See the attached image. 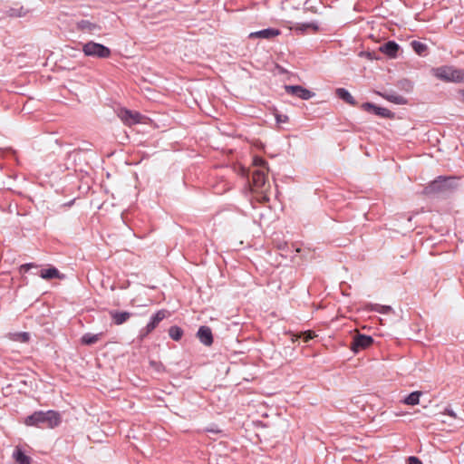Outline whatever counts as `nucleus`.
<instances>
[{"label": "nucleus", "mask_w": 464, "mask_h": 464, "mask_svg": "<svg viewBox=\"0 0 464 464\" xmlns=\"http://www.w3.org/2000/svg\"><path fill=\"white\" fill-rule=\"evenodd\" d=\"M450 180L451 179L439 177L426 188V190L428 192H439L446 190L450 187Z\"/></svg>", "instance_id": "9"}, {"label": "nucleus", "mask_w": 464, "mask_h": 464, "mask_svg": "<svg viewBox=\"0 0 464 464\" xmlns=\"http://www.w3.org/2000/svg\"><path fill=\"white\" fill-rule=\"evenodd\" d=\"M27 426L53 429L61 423V415L55 411H35L24 420Z\"/></svg>", "instance_id": "1"}, {"label": "nucleus", "mask_w": 464, "mask_h": 464, "mask_svg": "<svg viewBox=\"0 0 464 464\" xmlns=\"http://www.w3.org/2000/svg\"><path fill=\"white\" fill-rule=\"evenodd\" d=\"M169 315V312L167 310H160L158 311L151 318L150 321L148 323L145 328H143L140 331V336L145 337L149 334H150L158 325L167 316Z\"/></svg>", "instance_id": "6"}, {"label": "nucleus", "mask_w": 464, "mask_h": 464, "mask_svg": "<svg viewBox=\"0 0 464 464\" xmlns=\"http://www.w3.org/2000/svg\"><path fill=\"white\" fill-rule=\"evenodd\" d=\"M17 341L26 343L29 341V334L28 333H20L17 334Z\"/></svg>", "instance_id": "27"}, {"label": "nucleus", "mask_w": 464, "mask_h": 464, "mask_svg": "<svg viewBox=\"0 0 464 464\" xmlns=\"http://www.w3.org/2000/svg\"><path fill=\"white\" fill-rule=\"evenodd\" d=\"M276 122L278 124L280 123H285L289 121V118L287 115H284V114H279V113H276Z\"/></svg>", "instance_id": "26"}, {"label": "nucleus", "mask_w": 464, "mask_h": 464, "mask_svg": "<svg viewBox=\"0 0 464 464\" xmlns=\"http://www.w3.org/2000/svg\"><path fill=\"white\" fill-rule=\"evenodd\" d=\"M444 414H448L449 416L456 419L457 418V415L456 413L451 410V409H446L445 411H444Z\"/></svg>", "instance_id": "32"}, {"label": "nucleus", "mask_w": 464, "mask_h": 464, "mask_svg": "<svg viewBox=\"0 0 464 464\" xmlns=\"http://www.w3.org/2000/svg\"><path fill=\"white\" fill-rule=\"evenodd\" d=\"M372 342V338L369 335L357 334L353 337V343L351 344V349L353 353H358L362 350L370 347Z\"/></svg>", "instance_id": "7"}, {"label": "nucleus", "mask_w": 464, "mask_h": 464, "mask_svg": "<svg viewBox=\"0 0 464 464\" xmlns=\"http://www.w3.org/2000/svg\"><path fill=\"white\" fill-rule=\"evenodd\" d=\"M40 276L43 279H46V280L53 279V278H59V279L64 278V276L61 275L60 272L58 271V269H56L55 267H49L47 269H42L40 272Z\"/></svg>", "instance_id": "16"}, {"label": "nucleus", "mask_w": 464, "mask_h": 464, "mask_svg": "<svg viewBox=\"0 0 464 464\" xmlns=\"http://www.w3.org/2000/svg\"><path fill=\"white\" fill-rule=\"evenodd\" d=\"M280 34V31L275 28H266L260 31L253 32L249 34L250 38L271 39Z\"/></svg>", "instance_id": "12"}, {"label": "nucleus", "mask_w": 464, "mask_h": 464, "mask_svg": "<svg viewBox=\"0 0 464 464\" xmlns=\"http://www.w3.org/2000/svg\"><path fill=\"white\" fill-rule=\"evenodd\" d=\"M269 185H266V174L264 169H256L252 173V183L251 188L255 192L262 194V199L265 201L268 200V197L266 195Z\"/></svg>", "instance_id": "3"}, {"label": "nucleus", "mask_w": 464, "mask_h": 464, "mask_svg": "<svg viewBox=\"0 0 464 464\" xmlns=\"http://www.w3.org/2000/svg\"><path fill=\"white\" fill-rule=\"evenodd\" d=\"M197 336L204 345L210 346L213 343L212 332L208 326H200L197 333Z\"/></svg>", "instance_id": "10"}, {"label": "nucleus", "mask_w": 464, "mask_h": 464, "mask_svg": "<svg viewBox=\"0 0 464 464\" xmlns=\"http://www.w3.org/2000/svg\"><path fill=\"white\" fill-rule=\"evenodd\" d=\"M303 338L304 342H308L309 340L313 339L315 335L313 332H304L303 333Z\"/></svg>", "instance_id": "29"}, {"label": "nucleus", "mask_w": 464, "mask_h": 464, "mask_svg": "<svg viewBox=\"0 0 464 464\" xmlns=\"http://www.w3.org/2000/svg\"><path fill=\"white\" fill-rule=\"evenodd\" d=\"M411 45L419 55L423 54L427 50V45L421 42L412 41Z\"/></svg>", "instance_id": "24"}, {"label": "nucleus", "mask_w": 464, "mask_h": 464, "mask_svg": "<svg viewBox=\"0 0 464 464\" xmlns=\"http://www.w3.org/2000/svg\"><path fill=\"white\" fill-rule=\"evenodd\" d=\"M362 107L364 111H372L374 114L383 118H390L392 116V112L388 109L378 107L371 102H365L362 105Z\"/></svg>", "instance_id": "11"}, {"label": "nucleus", "mask_w": 464, "mask_h": 464, "mask_svg": "<svg viewBox=\"0 0 464 464\" xmlns=\"http://www.w3.org/2000/svg\"><path fill=\"white\" fill-rule=\"evenodd\" d=\"M13 459L16 464H31V458L25 455L19 447L14 450Z\"/></svg>", "instance_id": "17"}, {"label": "nucleus", "mask_w": 464, "mask_h": 464, "mask_svg": "<svg viewBox=\"0 0 464 464\" xmlns=\"http://www.w3.org/2000/svg\"><path fill=\"white\" fill-rule=\"evenodd\" d=\"M434 75L442 81L445 82H464V71L459 69H455L451 66H441L436 68L434 71Z\"/></svg>", "instance_id": "2"}, {"label": "nucleus", "mask_w": 464, "mask_h": 464, "mask_svg": "<svg viewBox=\"0 0 464 464\" xmlns=\"http://www.w3.org/2000/svg\"><path fill=\"white\" fill-rule=\"evenodd\" d=\"M26 14L25 11H19L18 13H14L13 10H12V13H11V15H16V16H22V15H24Z\"/></svg>", "instance_id": "33"}, {"label": "nucleus", "mask_w": 464, "mask_h": 464, "mask_svg": "<svg viewBox=\"0 0 464 464\" xmlns=\"http://www.w3.org/2000/svg\"><path fill=\"white\" fill-rule=\"evenodd\" d=\"M82 52L86 56L95 58H108L111 55V50L102 44L88 42L82 46Z\"/></svg>", "instance_id": "4"}, {"label": "nucleus", "mask_w": 464, "mask_h": 464, "mask_svg": "<svg viewBox=\"0 0 464 464\" xmlns=\"http://www.w3.org/2000/svg\"><path fill=\"white\" fill-rule=\"evenodd\" d=\"M421 395H422L421 392H418V391L412 392L403 400V403H405L407 405H411V406L417 405L420 402V398Z\"/></svg>", "instance_id": "22"}, {"label": "nucleus", "mask_w": 464, "mask_h": 464, "mask_svg": "<svg viewBox=\"0 0 464 464\" xmlns=\"http://www.w3.org/2000/svg\"><path fill=\"white\" fill-rule=\"evenodd\" d=\"M408 464H422L419 458L411 456L408 459Z\"/></svg>", "instance_id": "30"}, {"label": "nucleus", "mask_w": 464, "mask_h": 464, "mask_svg": "<svg viewBox=\"0 0 464 464\" xmlns=\"http://www.w3.org/2000/svg\"><path fill=\"white\" fill-rule=\"evenodd\" d=\"M169 334L171 339L179 341L183 335V330L180 327L174 325L169 328Z\"/></svg>", "instance_id": "23"}, {"label": "nucleus", "mask_w": 464, "mask_h": 464, "mask_svg": "<svg viewBox=\"0 0 464 464\" xmlns=\"http://www.w3.org/2000/svg\"><path fill=\"white\" fill-rule=\"evenodd\" d=\"M285 92L288 94L296 96L302 100H309L314 96V93L300 85H285Z\"/></svg>", "instance_id": "8"}, {"label": "nucleus", "mask_w": 464, "mask_h": 464, "mask_svg": "<svg viewBox=\"0 0 464 464\" xmlns=\"http://www.w3.org/2000/svg\"><path fill=\"white\" fill-rule=\"evenodd\" d=\"M266 164V162L260 157H255L253 160V165L255 167H259V168L265 169Z\"/></svg>", "instance_id": "25"}, {"label": "nucleus", "mask_w": 464, "mask_h": 464, "mask_svg": "<svg viewBox=\"0 0 464 464\" xmlns=\"http://www.w3.org/2000/svg\"><path fill=\"white\" fill-rule=\"evenodd\" d=\"M379 95H381L385 100L393 102L395 104H406L407 99L400 94H397L395 92H378Z\"/></svg>", "instance_id": "15"}, {"label": "nucleus", "mask_w": 464, "mask_h": 464, "mask_svg": "<svg viewBox=\"0 0 464 464\" xmlns=\"http://www.w3.org/2000/svg\"><path fill=\"white\" fill-rule=\"evenodd\" d=\"M461 97H462V100L464 101V91L461 92Z\"/></svg>", "instance_id": "34"}, {"label": "nucleus", "mask_w": 464, "mask_h": 464, "mask_svg": "<svg viewBox=\"0 0 464 464\" xmlns=\"http://www.w3.org/2000/svg\"><path fill=\"white\" fill-rule=\"evenodd\" d=\"M398 49L399 45L392 41L386 43L381 47V51L391 57H394L396 55Z\"/></svg>", "instance_id": "20"}, {"label": "nucleus", "mask_w": 464, "mask_h": 464, "mask_svg": "<svg viewBox=\"0 0 464 464\" xmlns=\"http://www.w3.org/2000/svg\"><path fill=\"white\" fill-rule=\"evenodd\" d=\"M118 116L127 125L141 123L145 119V117L142 116L140 112L127 109H121L118 111Z\"/></svg>", "instance_id": "5"}, {"label": "nucleus", "mask_w": 464, "mask_h": 464, "mask_svg": "<svg viewBox=\"0 0 464 464\" xmlns=\"http://www.w3.org/2000/svg\"><path fill=\"white\" fill-rule=\"evenodd\" d=\"M102 333H99V334H95L87 333L82 336L81 342L82 344L91 345V344H93V343H96L97 342H99L102 339Z\"/></svg>", "instance_id": "19"}, {"label": "nucleus", "mask_w": 464, "mask_h": 464, "mask_svg": "<svg viewBox=\"0 0 464 464\" xmlns=\"http://www.w3.org/2000/svg\"><path fill=\"white\" fill-rule=\"evenodd\" d=\"M33 266H34L33 264H24V265L21 266L20 269H21V271L27 272Z\"/></svg>", "instance_id": "31"}, {"label": "nucleus", "mask_w": 464, "mask_h": 464, "mask_svg": "<svg viewBox=\"0 0 464 464\" xmlns=\"http://www.w3.org/2000/svg\"><path fill=\"white\" fill-rule=\"evenodd\" d=\"M110 315H111L113 323L116 325H121L130 319V317L131 316V314L129 312H125V311L121 312V311L112 310V311H110Z\"/></svg>", "instance_id": "13"}, {"label": "nucleus", "mask_w": 464, "mask_h": 464, "mask_svg": "<svg viewBox=\"0 0 464 464\" xmlns=\"http://www.w3.org/2000/svg\"><path fill=\"white\" fill-rule=\"evenodd\" d=\"M335 93H336L338 98L342 99L346 103H348L350 105H355L356 104V102H355L354 98L353 97V95L346 89H344V88H338V89H336Z\"/></svg>", "instance_id": "18"}, {"label": "nucleus", "mask_w": 464, "mask_h": 464, "mask_svg": "<svg viewBox=\"0 0 464 464\" xmlns=\"http://www.w3.org/2000/svg\"><path fill=\"white\" fill-rule=\"evenodd\" d=\"M77 28L84 32H94L100 29V27L88 20H81L77 23Z\"/></svg>", "instance_id": "21"}, {"label": "nucleus", "mask_w": 464, "mask_h": 464, "mask_svg": "<svg viewBox=\"0 0 464 464\" xmlns=\"http://www.w3.org/2000/svg\"><path fill=\"white\" fill-rule=\"evenodd\" d=\"M291 30H295L301 34L305 33L308 30H312L313 32H317L319 30V26L316 23H297L290 27Z\"/></svg>", "instance_id": "14"}, {"label": "nucleus", "mask_w": 464, "mask_h": 464, "mask_svg": "<svg viewBox=\"0 0 464 464\" xmlns=\"http://www.w3.org/2000/svg\"><path fill=\"white\" fill-rule=\"evenodd\" d=\"M376 311L379 312V313H382V314H388L389 312L392 311V307L391 306H385V305H379L376 308Z\"/></svg>", "instance_id": "28"}]
</instances>
